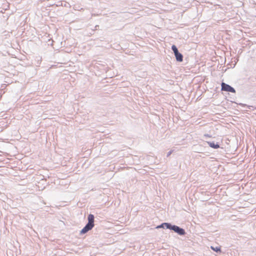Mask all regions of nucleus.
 <instances>
[{
	"instance_id": "f257e3e1",
	"label": "nucleus",
	"mask_w": 256,
	"mask_h": 256,
	"mask_svg": "<svg viewBox=\"0 0 256 256\" xmlns=\"http://www.w3.org/2000/svg\"><path fill=\"white\" fill-rule=\"evenodd\" d=\"M94 216L92 214H90L88 216V223L81 230L80 234H84L92 230L94 226Z\"/></svg>"
},
{
	"instance_id": "f03ea898",
	"label": "nucleus",
	"mask_w": 256,
	"mask_h": 256,
	"mask_svg": "<svg viewBox=\"0 0 256 256\" xmlns=\"http://www.w3.org/2000/svg\"><path fill=\"white\" fill-rule=\"evenodd\" d=\"M172 48L174 51L176 60L180 62H182L183 60V56L180 53L178 52L176 46L173 45L172 46Z\"/></svg>"
},
{
	"instance_id": "7ed1b4c3",
	"label": "nucleus",
	"mask_w": 256,
	"mask_h": 256,
	"mask_svg": "<svg viewBox=\"0 0 256 256\" xmlns=\"http://www.w3.org/2000/svg\"><path fill=\"white\" fill-rule=\"evenodd\" d=\"M222 90L235 93V90L230 85L224 82L222 83Z\"/></svg>"
},
{
	"instance_id": "20e7f679",
	"label": "nucleus",
	"mask_w": 256,
	"mask_h": 256,
	"mask_svg": "<svg viewBox=\"0 0 256 256\" xmlns=\"http://www.w3.org/2000/svg\"><path fill=\"white\" fill-rule=\"evenodd\" d=\"M172 230H174L175 232H177L180 235H184L185 234V232L184 229L181 228L176 226H172Z\"/></svg>"
},
{
	"instance_id": "39448f33",
	"label": "nucleus",
	"mask_w": 256,
	"mask_h": 256,
	"mask_svg": "<svg viewBox=\"0 0 256 256\" xmlns=\"http://www.w3.org/2000/svg\"><path fill=\"white\" fill-rule=\"evenodd\" d=\"M164 226H165L167 228L172 230V226L168 223H164L160 226H158L156 227V228H163Z\"/></svg>"
},
{
	"instance_id": "423d86ee",
	"label": "nucleus",
	"mask_w": 256,
	"mask_h": 256,
	"mask_svg": "<svg viewBox=\"0 0 256 256\" xmlns=\"http://www.w3.org/2000/svg\"><path fill=\"white\" fill-rule=\"evenodd\" d=\"M209 146L214 148H220V146L218 144H214V142H208Z\"/></svg>"
},
{
	"instance_id": "0eeeda50",
	"label": "nucleus",
	"mask_w": 256,
	"mask_h": 256,
	"mask_svg": "<svg viewBox=\"0 0 256 256\" xmlns=\"http://www.w3.org/2000/svg\"><path fill=\"white\" fill-rule=\"evenodd\" d=\"M211 248L212 250H213L214 251L216 252L220 251V248L219 247L214 248L213 246H211Z\"/></svg>"
},
{
	"instance_id": "6e6552de",
	"label": "nucleus",
	"mask_w": 256,
	"mask_h": 256,
	"mask_svg": "<svg viewBox=\"0 0 256 256\" xmlns=\"http://www.w3.org/2000/svg\"><path fill=\"white\" fill-rule=\"evenodd\" d=\"M205 136L208 138H211V136H209L208 134H205Z\"/></svg>"
}]
</instances>
